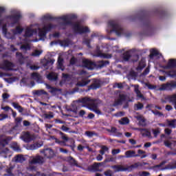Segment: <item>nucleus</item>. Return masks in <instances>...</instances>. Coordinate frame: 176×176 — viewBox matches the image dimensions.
<instances>
[{
	"label": "nucleus",
	"mask_w": 176,
	"mask_h": 176,
	"mask_svg": "<svg viewBox=\"0 0 176 176\" xmlns=\"http://www.w3.org/2000/svg\"><path fill=\"white\" fill-rule=\"evenodd\" d=\"M54 28V25L49 23V24H45L43 25V28H38V30L34 29L32 26L28 27L25 29V38H30V36H32L34 34H36L38 31V35L41 38H45L46 36V34L49 32V31L53 30Z\"/></svg>",
	"instance_id": "f257e3e1"
},
{
	"label": "nucleus",
	"mask_w": 176,
	"mask_h": 176,
	"mask_svg": "<svg viewBox=\"0 0 176 176\" xmlns=\"http://www.w3.org/2000/svg\"><path fill=\"white\" fill-rule=\"evenodd\" d=\"M79 102H82V104H85L87 105L88 109L95 112L97 115H102L101 111L98 109V107L101 105L102 102L98 99H91L90 98H84L78 100Z\"/></svg>",
	"instance_id": "f03ea898"
},
{
	"label": "nucleus",
	"mask_w": 176,
	"mask_h": 176,
	"mask_svg": "<svg viewBox=\"0 0 176 176\" xmlns=\"http://www.w3.org/2000/svg\"><path fill=\"white\" fill-rule=\"evenodd\" d=\"M3 34L7 39H14L16 38V35H19L24 31V28L20 25L18 24L14 29L11 30V32H8V29L6 28V25H4L2 28Z\"/></svg>",
	"instance_id": "7ed1b4c3"
},
{
	"label": "nucleus",
	"mask_w": 176,
	"mask_h": 176,
	"mask_svg": "<svg viewBox=\"0 0 176 176\" xmlns=\"http://www.w3.org/2000/svg\"><path fill=\"white\" fill-rule=\"evenodd\" d=\"M108 64H109L108 60H99L96 63H94L89 59L82 60V67L87 68V69H94V67H96V68H104V67H107Z\"/></svg>",
	"instance_id": "20e7f679"
},
{
	"label": "nucleus",
	"mask_w": 176,
	"mask_h": 176,
	"mask_svg": "<svg viewBox=\"0 0 176 176\" xmlns=\"http://www.w3.org/2000/svg\"><path fill=\"white\" fill-rule=\"evenodd\" d=\"M108 27L110 29V30H107L108 32H116V34L117 36H120L123 34V28L118 24V22L115 21H110L108 23Z\"/></svg>",
	"instance_id": "39448f33"
},
{
	"label": "nucleus",
	"mask_w": 176,
	"mask_h": 176,
	"mask_svg": "<svg viewBox=\"0 0 176 176\" xmlns=\"http://www.w3.org/2000/svg\"><path fill=\"white\" fill-rule=\"evenodd\" d=\"M166 164V162L164 161L158 165H155L153 167V168H157L158 170H175L176 168V161H173L170 162L166 167L163 168V166Z\"/></svg>",
	"instance_id": "423d86ee"
},
{
	"label": "nucleus",
	"mask_w": 176,
	"mask_h": 176,
	"mask_svg": "<svg viewBox=\"0 0 176 176\" xmlns=\"http://www.w3.org/2000/svg\"><path fill=\"white\" fill-rule=\"evenodd\" d=\"M124 101H126V102L129 104V102H133V100L130 99V98L126 94H120L118 99L115 100L113 106L118 107V105H122Z\"/></svg>",
	"instance_id": "0eeeda50"
},
{
	"label": "nucleus",
	"mask_w": 176,
	"mask_h": 176,
	"mask_svg": "<svg viewBox=\"0 0 176 176\" xmlns=\"http://www.w3.org/2000/svg\"><path fill=\"white\" fill-rule=\"evenodd\" d=\"M46 162L45 157H42L39 155L36 156L30 157L29 164H43Z\"/></svg>",
	"instance_id": "6e6552de"
},
{
	"label": "nucleus",
	"mask_w": 176,
	"mask_h": 176,
	"mask_svg": "<svg viewBox=\"0 0 176 176\" xmlns=\"http://www.w3.org/2000/svg\"><path fill=\"white\" fill-rule=\"evenodd\" d=\"M73 30L77 34H85V32H89V28L84 27L83 25H80V22H76L73 25Z\"/></svg>",
	"instance_id": "1a4fd4ad"
},
{
	"label": "nucleus",
	"mask_w": 176,
	"mask_h": 176,
	"mask_svg": "<svg viewBox=\"0 0 176 176\" xmlns=\"http://www.w3.org/2000/svg\"><path fill=\"white\" fill-rule=\"evenodd\" d=\"M176 87V82L170 81V82H166V84H162L160 87L157 89L160 91H163L164 90H173V89H175Z\"/></svg>",
	"instance_id": "9d476101"
},
{
	"label": "nucleus",
	"mask_w": 176,
	"mask_h": 176,
	"mask_svg": "<svg viewBox=\"0 0 176 176\" xmlns=\"http://www.w3.org/2000/svg\"><path fill=\"white\" fill-rule=\"evenodd\" d=\"M20 19H21V14H20V12H16L12 15L8 16V20L12 21L10 26L13 27L14 24L19 23V20H20Z\"/></svg>",
	"instance_id": "9b49d317"
},
{
	"label": "nucleus",
	"mask_w": 176,
	"mask_h": 176,
	"mask_svg": "<svg viewBox=\"0 0 176 176\" xmlns=\"http://www.w3.org/2000/svg\"><path fill=\"white\" fill-rule=\"evenodd\" d=\"M0 69L3 71H12L13 69V63L9 60H4L0 63Z\"/></svg>",
	"instance_id": "f8f14e48"
},
{
	"label": "nucleus",
	"mask_w": 176,
	"mask_h": 176,
	"mask_svg": "<svg viewBox=\"0 0 176 176\" xmlns=\"http://www.w3.org/2000/svg\"><path fill=\"white\" fill-rule=\"evenodd\" d=\"M40 153H43L46 159H52V157H54V151L50 148L40 151Z\"/></svg>",
	"instance_id": "ddd939ff"
},
{
	"label": "nucleus",
	"mask_w": 176,
	"mask_h": 176,
	"mask_svg": "<svg viewBox=\"0 0 176 176\" xmlns=\"http://www.w3.org/2000/svg\"><path fill=\"white\" fill-rule=\"evenodd\" d=\"M75 17H76L75 15H65L59 17V19L62 20L63 23H64L65 25H68L71 24L72 19H75Z\"/></svg>",
	"instance_id": "4468645a"
},
{
	"label": "nucleus",
	"mask_w": 176,
	"mask_h": 176,
	"mask_svg": "<svg viewBox=\"0 0 176 176\" xmlns=\"http://www.w3.org/2000/svg\"><path fill=\"white\" fill-rule=\"evenodd\" d=\"M8 141H9V138L6 136L0 137V151H1V152H5V151L2 149L5 146L8 145Z\"/></svg>",
	"instance_id": "2eb2a0df"
},
{
	"label": "nucleus",
	"mask_w": 176,
	"mask_h": 176,
	"mask_svg": "<svg viewBox=\"0 0 176 176\" xmlns=\"http://www.w3.org/2000/svg\"><path fill=\"white\" fill-rule=\"evenodd\" d=\"M95 56L96 57H101L102 58H111L112 57V55L111 54H107L102 53L101 51H100V47H97L96 52Z\"/></svg>",
	"instance_id": "dca6fc26"
},
{
	"label": "nucleus",
	"mask_w": 176,
	"mask_h": 176,
	"mask_svg": "<svg viewBox=\"0 0 176 176\" xmlns=\"http://www.w3.org/2000/svg\"><path fill=\"white\" fill-rule=\"evenodd\" d=\"M135 119L139 121V126H142V127H145L146 126V120L144 118L142 115H138L135 116Z\"/></svg>",
	"instance_id": "f3484780"
},
{
	"label": "nucleus",
	"mask_w": 176,
	"mask_h": 176,
	"mask_svg": "<svg viewBox=\"0 0 176 176\" xmlns=\"http://www.w3.org/2000/svg\"><path fill=\"white\" fill-rule=\"evenodd\" d=\"M60 134L61 135L62 140H63L64 141H60V140L54 138L55 142L56 144H59L60 145H61V144H64V142H67V141H71V139H69L67 135L64 134L63 132H60Z\"/></svg>",
	"instance_id": "a211bd4d"
},
{
	"label": "nucleus",
	"mask_w": 176,
	"mask_h": 176,
	"mask_svg": "<svg viewBox=\"0 0 176 176\" xmlns=\"http://www.w3.org/2000/svg\"><path fill=\"white\" fill-rule=\"evenodd\" d=\"M133 87H134V91L138 98H142V100H145V98L144 97V95L141 93V91H140V85H132Z\"/></svg>",
	"instance_id": "6ab92c4d"
},
{
	"label": "nucleus",
	"mask_w": 176,
	"mask_h": 176,
	"mask_svg": "<svg viewBox=\"0 0 176 176\" xmlns=\"http://www.w3.org/2000/svg\"><path fill=\"white\" fill-rule=\"evenodd\" d=\"M21 138L24 141V142H31L33 140L32 135H31L28 132L23 133V135H22Z\"/></svg>",
	"instance_id": "aec40b11"
},
{
	"label": "nucleus",
	"mask_w": 176,
	"mask_h": 176,
	"mask_svg": "<svg viewBox=\"0 0 176 176\" xmlns=\"http://www.w3.org/2000/svg\"><path fill=\"white\" fill-rule=\"evenodd\" d=\"M138 156H140V155L136 154L135 151H134L129 150L125 152V157L126 159H130L131 157H138Z\"/></svg>",
	"instance_id": "412c9836"
},
{
	"label": "nucleus",
	"mask_w": 176,
	"mask_h": 176,
	"mask_svg": "<svg viewBox=\"0 0 176 176\" xmlns=\"http://www.w3.org/2000/svg\"><path fill=\"white\" fill-rule=\"evenodd\" d=\"M13 161L15 162V163H24L25 158L24 155L19 154L13 158Z\"/></svg>",
	"instance_id": "4be33fe9"
},
{
	"label": "nucleus",
	"mask_w": 176,
	"mask_h": 176,
	"mask_svg": "<svg viewBox=\"0 0 176 176\" xmlns=\"http://www.w3.org/2000/svg\"><path fill=\"white\" fill-rule=\"evenodd\" d=\"M116 173H119L120 171H127V168L122 165H115L111 166Z\"/></svg>",
	"instance_id": "5701e85b"
},
{
	"label": "nucleus",
	"mask_w": 176,
	"mask_h": 176,
	"mask_svg": "<svg viewBox=\"0 0 176 176\" xmlns=\"http://www.w3.org/2000/svg\"><path fill=\"white\" fill-rule=\"evenodd\" d=\"M108 133H112L116 137H120L122 135V133L118 131V129H116L114 126H112L111 129H106Z\"/></svg>",
	"instance_id": "b1692460"
},
{
	"label": "nucleus",
	"mask_w": 176,
	"mask_h": 176,
	"mask_svg": "<svg viewBox=\"0 0 176 176\" xmlns=\"http://www.w3.org/2000/svg\"><path fill=\"white\" fill-rule=\"evenodd\" d=\"M100 86H101V84L100 83V80L97 79H94L93 82L90 86V89H92L93 90H96L100 88Z\"/></svg>",
	"instance_id": "393cba45"
},
{
	"label": "nucleus",
	"mask_w": 176,
	"mask_h": 176,
	"mask_svg": "<svg viewBox=\"0 0 176 176\" xmlns=\"http://www.w3.org/2000/svg\"><path fill=\"white\" fill-rule=\"evenodd\" d=\"M32 79H34L37 83H42V76L38 73L32 74Z\"/></svg>",
	"instance_id": "a878e982"
},
{
	"label": "nucleus",
	"mask_w": 176,
	"mask_h": 176,
	"mask_svg": "<svg viewBox=\"0 0 176 176\" xmlns=\"http://www.w3.org/2000/svg\"><path fill=\"white\" fill-rule=\"evenodd\" d=\"M20 49L23 53H27L28 50H31V45L29 43L22 44Z\"/></svg>",
	"instance_id": "bb28decb"
},
{
	"label": "nucleus",
	"mask_w": 176,
	"mask_h": 176,
	"mask_svg": "<svg viewBox=\"0 0 176 176\" xmlns=\"http://www.w3.org/2000/svg\"><path fill=\"white\" fill-rule=\"evenodd\" d=\"M176 67V61L173 59H170L167 65L164 67L165 69H168L170 68H174Z\"/></svg>",
	"instance_id": "cd10ccee"
},
{
	"label": "nucleus",
	"mask_w": 176,
	"mask_h": 176,
	"mask_svg": "<svg viewBox=\"0 0 176 176\" xmlns=\"http://www.w3.org/2000/svg\"><path fill=\"white\" fill-rule=\"evenodd\" d=\"M32 94L34 96H43V94H45V96H47V92H46L45 90L43 89H39V90H34L32 91Z\"/></svg>",
	"instance_id": "c85d7f7f"
},
{
	"label": "nucleus",
	"mask_w": 176,
	"mask_h": 176,
	"mask_svg": "<svg viewBox=\"0 0 176 176\" xmlns=\"http://www.w3.org/2000/svg\"><path fill=\"white\" fill-rule=\"evenodd\" d=\"M101 164H102V163H94L89 168V171H98V168H100Z\"/></svg>",
	"instance_id": "c756f323"
},
{
	"label": "nucleus",
	"mask_w": 176,
	"mask_h": 176,
	"mask_svg": "<svg viewBox=\"0 0 176 176\" xmlns=\"http://www.w3.org/2000/svg\"><path fill=\"white\" fill-rule=\"evenodd\" d=\"M166 122L168 127H171V129L176 128V120L175 119L172 120H166Z\"/></svg>",
	"instance_id": "7c9ffc66"
},
{
	"label": "nucleus",
	"mask_w": 176,
	"mask_h": 176,
	"mask_svg": "<svg viewBox=\"0 0 176 176\" xmlns=\"http://www.w3.org/2000/svg\"><path fill=\"white\" fill-rule=\"evenodd\" d=\"M146 64L145 63V58H142L140 63L139 65L136 68L137 71H141L142 69H144L145 68Z\"/></svg>",
	"instance_id": "2f4dec72"
},
{
	"label": "nucleus",
	"mask_w": 176,
	"mask_h": 176,
	"mask_svg": "<svg viewBox=\"0 0 176 176\" xmlns=\"http://www.w3.org/2000/svg\"><path fill=\"white\" fill-rule=\"evenodd\" d=\"M63 63H64V59H63L61 56H59L58 58V69H61V71H64V65H63Z\"/></svg>",
	"instance_id": "473e14b6"
},
{
	"label": "nucleus",
	"mask_w": 176,
	"mask_h": 176,
	"mask_svg": "<svg viewBox=\"0 0 176 176\" xmlns=\"http://www.w3.org/2000/svg\"><path fill=\"white\" fill-rule=\"evenodd\" d=\"M12 107L15 108V109H17L20 113H22V112H24V108H23L19 103L12 102Z\"/></svg>",
	"instance_id": "72a5a7b5"
},
{
	"label": "nucleus",
	"mask_w": 176,
	"mask_h": 176,
	"mask_svg": "<svg viewBox=\"0 0 176 176\" xmlns=\"http://www.w3.org/2000/svg\"><path fill=\"white\" fill-rule=\"evenodd\" d=\"M133 108L135 111H141V109H144V104L138 102L134 104Z\"/></svg>",
	"instance_id": "f704fd0d"
},
{
	"label": "nucleus",
	"mask_w": 176,
	"mask_h": 176,
	"mask_svg": "<svg viewBox=\"0 0 176 176\" xmlns=\"http://www.w3.org/2000/svg\"><path fill=\"white\" fill-rule=\"evenodd\" d=\"M169 102H171L174 107H176V94L169 96L168 97Z\"/></svg>",
	"instance_id": "c9c22d12"
},
{
	"label": "nucleus",
	"mask_w": 176,
	"mask_h": 176,
	"mask_svg": "<svg viewBox=\"0 0 176 176\" xmlns=\"http://www.w3.org/2000/svg\"><path fill=\"white\" fill-rule=\"evenodd\" d=\"M47 78L49 80H56L57 79V74L51 72L47 76Z\"/></svg>",
	"instance_id": "e433bc0d"
},
{
	"label": "nucleus",
	"mask_w": 176,
	"mask_h": 176,
	"mask_svg": "<svg viewBox=\"0 0 176 176\" xmlns=\"http://www.w3.org/2000/svg\"><path fill=\"white\" fill-rule=\"evenodd\" d=\"M42 118H44L45 119H53L54 118V115L52 112H49V113H46L44 112L43 115L41 116Z\"/></svg>",
	"instance_id": "4c0bfd02"
},
{
	"label": "nucleus",
	"mask_w": 176,
	"mask_h": 176,
	"mask_svg": "<svg viewBox=\"0 0 176 176\" xmlns=\"http://www.w3.org/2000/svg\"><path fill=\"white\" fill-rule=\"evenodd\" d=\"M43 144H39L38 143L36 144H31L28 146L29 149L30 151H35V149H38V148H41V146H42Z\"/></svg>",
	"instance_id": "58836bf2"
},
{
	"label": "nucleus",
	"mask_w": 176,
	"mask_h": 176,
	"mask_svg": "<svg viewBox=\"0 0 176 176\" xmlns=\"http://www.w3.org/2000/svg\"><path fill=\"white\" fill-rule=\"evenodd\" d=\"M16 58L21 64L24 63V56H23V54L21 52H16Z\"/></svg>",
	"instance_id": "ea45409f"
},
{
	"label": "nucleus",
	"mask_w": 176,
	"mask_h": 176,
	"mask_svg": "<svg viewBox=\"0 0 176 176\" xmlns=\"http://www.w3.org/2000/svg\"><path fill=\"white\" fill-rule=\"evenodd\" d=\"M43 51L42 50H35L32 54L31 56H32V57H39Z\"/></svg>",
	"instance_id": "a19ab883"
},
{
	"label": "nucleus",
	"mask_w": 176,
	"mask_h": 176,
	"mask_svg": "<svg viewBox=\"0 0 176 176\" xmlns=\"http://www.w3.org/2000/svg\"><path fill=\"white\" fill-rule=\"evenodd\" d=\"M143 137H148V138H152V135H151V132L147 129H143V131L142 133Z\"/></svg>",
	"instance_id": "79ce46f5"
},
{
	"label": "nucleus",
	"mask_w": 176,
	"mask_h": 176,
	"mask_svg": "<svg viewBox=\"0 0 176 176\" xmlns=\"http://www.w3.org/2000/svg\"><path fill=\"white\" fill-rule=\"evenodd\" d=\"M47 89H49L50 93H51L52 94H56V92L58 91L57 88L52 87L48 85H47Z\"/></svg>",
	"instance_id": "37998d69"
},
{
	"label": "nucleus",
	"mask_w": 176,
	"mask_h": 176,
	"mask_svg": "<svg viewBox=\"0 0 176 176\" xmlns=\"http://www.w3.org/2000/svg\"><path fill=\"white\" fill-rule=\"evenodd\" d=\"M89 83H90V81L89 80H83L82 81H79L77 85L78 86H81V87H83V86H86V85H89Z\"/></svg>",
	"instance_id": "c03bdc74"
},
{
	"label": "nucleus",
	"mask_w": 176,
	"mask_h": 176,
	"mask_svg": "<svg viewBox=\"0 0 176 176\" xmlns=\"http://www.w3.org/2000/svg\"><path fill=\"white\" fill-rule=\"evenodd\" d=\"M153 56H159V51L156 49H153L151 50L150 57L151 58H153Z\"/></svg>",
	"instance_id": "a18cd8bd"
},
{
	"label": "nucleus",
	"mask_w": 176,
	"mask_h": 176,
	"mask_svg": "<svg viewBox=\"0 0 176 176\" xmlns=\"http://www.w3.org/2000/svg\"><path fill=\"white\" fill-rule=\"evenodd\" d=\"M109 148L106 146H102L101 149L100 150L99 153L100 155H105V152H108Z\"/></svg>",
	"instance_id": "49530a36"
},
{
	"label": "nucleus",
	"mask_w": 176,
	"mask_h": 176,
	"mask_svg": "<svg viewBox=\"0 0 176 176\" xmlns=\"http://www.w3.org/2000/svg\"><path fill=\"white\" fill-rule=\"evenodd\" d=\"M151 112L155 116H158V118H162V116H164V114H163V113H162L157 110H155V111L151 110Z\"/></svg>",
	"instance_id": "de8ad7c7"
},
{
	"label": "nucleus",
	"mask_w": 176,
	"mask_h": 176,
	"mask_svg": "<svg viewBox=\"0 0 176 176\" xmlns=\"http://www.w3.org/2000/svg\"><path fill=\"white\" fill-rule=\"evenodd\" d=\"M34 176H54V173L46 175L45 173H41L40 172H36L34 174Z\"/></svg>",
	"instance_id": "09e8293b"
},
{
	"label": "nucleus",
	"mask_w": 176,
	"mask_h": 176,
	"mask_svg": "<svg viewBox=\"0 0 176 176\" xmlns=\"http://www.w3.org/2000/svg\"><path fill=\"white\" fill-rule=\"evenodd\" d=\"M166 75H168V76H171V78H175V76H176V70L167 72Z\"/></svg>",
	"instance_id": "8fccbe9b"
},
{
	"label": "nucleus",
	"mask_w": 176,
	"mask_h": 176,
	"mask_svg": "<svg viewBox=\"0 0 176 176\" xmlns=\"http://www.w3.org/2000/svg\"><path fill=\"white\" fill-rule=\"evenodd\" d=\"M129 118H122L120 121V123L121 124H129Z\"/></svg>",
	"instance_id": "3c124183"
},
{
	"label": "nucleus",
	"mask_w": 176,
	"mask_h": 176,
	"mask_svg": "<svg viewBox=\"0 0 176 176\" xmlns=\"http://www.w3.org/2000/svg\"><path fill=\"white\" fill-rule=\"evenodd\" d=\"M146 87H148V89H149V90H155V89H156V85H153L152 84H149V83H146L145 84Z\"/></svg>",
	"instance_id": "603ef678"
},
{
	"label": "nucleus",
	"mask_w": 176,
	"mask_h": 176,
	"mask_svg": "<svg viewBox=\"0 0 176 176\" xmlns=\"http://www.w3.org/2000/svg\"><path fill=\"white\" fill-rule=\"evenodd\" d=\"M164 145L166 146L167 148H170L171 149V145H173V143L169 142V140H165L164 141Z\"/></svg>",
	"instance_id": "864d4df0"
},
{
	"label": "nucleus",
	"mask_w": 176,
	"mask_h": 176,
	"mask_svg": "<svg viewBox=\"0 0 176 176\" xmlns=\"http://www.w3.org/2000/svg\"><path fill=\"white\" fill-rule=\"evenodd\" d=\"M8 118H9V116L8 114H5V113L0 114V121L5 120V119H8Z\"/></svg>",
	"instance_id": "5fc2aeb1"
},
{
	"label": "nucleus",
	"mask_w": 176,
	"mask_h": 176,
	"mask_svg": "<svg viewBox=\"0 0 176 176\" xmlns=\"http://www.w3.org/2000/svg\"><path fill=\"white\" fill-rule=\"evenodd\" d=\"M10 97V94L8 93H4L2 94V98L3 101H6L8 98H9Z\"/></svg>",
	"instance_id": "6e6d98bb"
},
{
	"label": "nucleus",
	"mask_w": 176,
	"mask_h": 176,
	"mask_svg": "<svg viewBox=\"0 0 176 176\" xmlns=\"http://www.w3.org/2000/svg\"><path fill=\"white\" fill-rule=\"evenodd\" d=\"M85 135L91 138V137H93L94 135H96V133H94L93 131H86Z\"/></svg>",
	"instance_id": "4d7b16f0"
},
{
	"label": "nucleus",
	"mask_w": 176,
	"mask_h": 176,
	"mask_svg": "<svg viewBox=\"0 0 176 176\" xmlns=\"http://www.w3.org/2000/svg\"><path fill=\"white\" fill-rule=\"evenodd\" d=\"M153 133L154 135V137L156 138L157 137V135H159V134H160V130H159V129H153Z\"/></svg>",
	"instance_id": "13d9d810"
},
{
	"label": "nucleus",
	"mask_w": 176,
	"mask_h": 176,
	"mask_svg": "<svg viewBox=\"0 0 176 176\" xmlns=\"http://www.w3.org/2000/svg\"><path fill=\"white\" fill-rule=\"evenodd\" d=\"M123 58H124V60H126V61H127V60H129L130 52H125L123 55Z\"/></svg>",
	"instance_id": "bf43d9fd"
},
{
	"label": "nucleus",
	"mask_w": 176,
	"mask_h": 176,
	"mask_svg": "<svg viewBox=\"0 0 176 176\" xmlns=\"http://www.w3.org/2000/svg\"><path fill=\"white\" fill-rule=\"evenodd\" d=\"M104 175L106 176H113V172L111 170H107L104 171Z\"/></svg>",
	"instance_id": "052dcab7"
},
{
	"label": "nucleus",
	"mask_w": 176,
	"mask_h": 176,
	"mask_svg": "<svg viewBox=\"0 0 176 176\" xmlns=\"http://www.w3.org/2000/svg\"><path fill=\"white\" fill-rule=\"evenodd\" d=\"M69 160L73 166H78V162L72 157H69Z\"/></svg>",
	"instance_id": "680f3d73"
},
{
	"label": "nucleus",
	"mask_w": 176,
	"mask_h": 176,
	"mask_svg": "<svg viewBox=\"0 0 176 176\" xmlns=\"http://www.w3.org/2000/svg\"><path fill=\"white\" fill-rule=\"evenodd\" d=\"M27 170H28V171H35L36 170V168L33 165H29L27 167Z\"/></svg>",
	"instance_id": "e2e57ef3"
},
{
	"label": "nucleus",
	"mask_w": 176,
	"mask_h": 176,
	"mask_svg": "<svg viewBox=\"0 0 176 176\" xmlns=\"http://www.w3.org/2000/svg\"><path fill=\"white\" fill-rule=\"evenodd\" d=\"M12 170H13V168H9L7 169V174L6 175L7 176H14L13 173H12Z\"/></svg>",
	"instance_id": "0e129e2a"
},
{
	"label": "nucleus",
	"mask_w": 176,
	"mask_h": 176,
	"mask_svg": "<svg viewBox=\"0 0 176 176\" xmlns=\"http://www.w3.org/2000/svg\"><path fill=\"white\" fill-rule=\"evenodd\" d=\"M69 111H71V112H74V113H76V111H78V107L72 104V107L69 109Z\"/></svg>",
	"instance_id": "69168bd1"
},
{
	"label": "nucleus",
	"mask_w": 176,
	"mask_h": 176,
	"mask_svg": "<svg viewBox=\"0 0 176 176\" xmlns=\"http://www.w3.org/2000/svg\"><path fill=\"white\" fill-rule=\"evenodd\" d=\"M113 87H118V89H123V84H122V82L116 83L113 85Z\"/></svg>",
	"instance_id": "338daca9"
},
{
	"label": "nucleus",
	"mask_w": 176,
	"mask_h": 176,
	"mask_svg": "<svg viewBox=\"0 0 176 176\" xmlns=\"http://www.w3.org/2000/svg\"><path fill=\"white\" fill-rule=\"evenodd\" d=\"M83 43H85V45H87V46L88 47H90V39L89 38H85L83 40Z\"/></svg>",
	"instance_id": "774afa93"
}]
</instances>
